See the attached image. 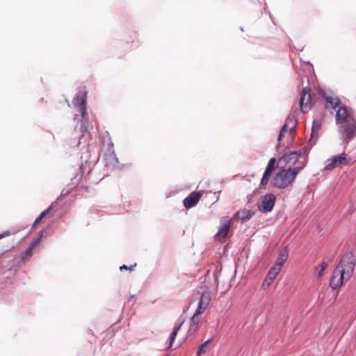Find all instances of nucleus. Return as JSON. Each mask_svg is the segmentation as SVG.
Wrapping results in <instances>:
<instances>
[{"label": "nucleus", "instance_id": "1", "mask_svg": "<svg viewBox=\"0 0 356 356\" xmlns=\"http://www.w3.org/2000/svg\"><path fill=\"white\" fill-rule=\"evenodd\" d=\"M302 157L301 151L285 153L277 161L278 171L272 179L273 186L284 189L292 185L298 174L306 165L305 159L302 161H300Z\"/></svg>", "mask_w": 356, "mask_h": 356}, {"label": "nucleus", "instance_id": "2", "mask_svg": "<svg viewBox=\"0 0 356 356\" xmlns=\"http://www.w3.org/2000/svg\"><path fill=\"white\" fill-rule=\"evenodd\" d=\"M355 263L356 260L352 252H346L342 256L330 278V285L332 289L340 288L344 282L350 279L354 273Z\"/></svg>", "mask_w": 356, "mask_h": 356}, {"label": "nucleus", "instance_id": "3", "mask_svg": "<svg viewBox=\"0 0 356 356\" xmlns=\"http://www.w3.org/2000/svg\"><path fill=\"white\" fill-rule=\"evenodd\" d=\"M337 123L340 125L345 141L348 143L356 136V120L350 110L345 106L339 107L336 114Z\"/></svg>", "mask_w": 356, "mask_h": 356}, {"label": "nucleus", "instance_id": "4", "mask_svg": "<svg viewBox=\"0 0 356 356\" xmlns=\"http://www.w3.org/2000/svg\"><path fill=\"white\" fill-rule=\"evenodd\" d=\"M310 92L309 88H304L299 93V106L303 113L308 112L313 105Z\"/></svg>", "mask_w": 356, "mask_h": 356}, {"label": "nucleus", "instance_id": "5", "mask_svg": "<svg viewBox=\"0 0 356 356\" xmlns=\"http://www.w3.org/2000/svg\"><path fill=\"white\" fill-rule=\"evenodd\" d=\"M348 163V155L342 153L340 155L334 156L326 161V165L324 167L325 170H332L337 167Z\"/></svg>", "mask_w": 356, "mask_h": 356}, {"label": "nucleus", "instance_id": "6", "mask_svg": "<svg viewBox=\"0 0 356 356\" xmlns=\"http://www.w3.org/2000/svg\"><path fill=\"white\" fill-rule=\"evenodd\" d=\"M232 225V219L229 217H223L220 220V227L214 238L217 241L224 239L228 234Z\"/></svg>", "mask_w": 356, "mask_h": 356}, {"label": "nucleus", "instance_id": "7", "mask_svg": "<svg viewBox=\"0 0 356 356\" xmlns=\"http://www.w3.org/2000/svg\"><path fill=\"white\" fill-rule=\"evenodd\" d=\"M86 101L87 92L85 90L79 92L74 100L75 107L83 117L86 113Z\"/></svg>", "mask_w": 356, "mask_h": 356}, {"label": "nucleus", "instance_id": "8", "mask_svg": "<svg viewBox=\"0 0 356 356\" xmlns=\"http://www.w3.org/2000/svg\"><path fill=\"white\" fill-rule=\"evenodd\" d=\"M276 197L272 193L266 194L261 198V204L259 205V209L261 211L265 213L270 211L275 205Z\"/></svg>", "mask_w": 356, "mask_h": 356}, {"label": "nucleus", "instance_id": "9", "mask_svg": "<svg viewBox=\"0 0 356 356\" xmlns=\"http://www.w3.org/2000/svg\"><path fill=\"white\" fill-rule=\"evenodd\" d=\"M323 97L325 99V108L333 113L334 111L340 105L339 99L335 95L327 93H324Z\"/></svg>", "mask_w": 356, "mask_h": 356}, {"label": "nucleus", "instance_id": "10", "mask_svg": "<svg viewBox=\"0 0 356 356\" xmlns=\"http://www.w3.org/2000/svg\"><path fill=\"white\" fill-rule=\"evenodd\" d=\"M211 292L205 291L202 293L198 302L197 307L195 310L197 311V314H202L206 311L211 302Z\"/></svg>", "mask_w": 356, "mask_h": 356}, {"label": "nucleus", "instance_id": "11", "mask_svg": "<svg viewBox=\"0 0 356 356\" xmlns=\"http://www.w3.org/2000/svg\"><path fill=\"white\" fill-rule=\"evenodd\" d=\"M275 164L276 159L275 158H272L269 160L267 167L261 179V186H266L268 184L272 173L275 168Z\"/></svg>", "mask_w": 356, "mask_h": 356}, {"label": "nucleus", "instance_id": "12", "mask_svg": "<svg viewBox=\"0 0 356 356\" xmlns=\"http://www.w3.org/2000/svg\"><path fill=\"white\" fill-rule=\"evenodd\" d=\"M202 193L201 191H193L184 200V205L189 209L195 206L200 200Z\"/></svg>", "mask_w": 356, "mask_h": 356}, {"label": "nucleus", "instance_id": "13", "mask_svg": "<svg viewBox=\"0 0 356 356\" xmlns=\"http://www.w3.org/2000/svg\"><path fill=\"white\" fill-rule=\"evenodd\" d=\"M288 259V252L286 249H283L280 252L279 257L273 265V266L278 268V269L281 270L284 264Z\"/></svg>", "mask_w": 356, "mask_h": 356}, {"label": "nucleus", "instance_id": "14", "mask_svg": "<svg viewBox=\"0 0 356 356\" xmlns=\"http://www.w3.org/2000/svg\"><path fill=\"white\" fill-rule=\"evenodd\" d=\"M200 314H197V311H195V314L192 316L191 319V325L189 327L188 333V334H193L195 333L198 328V323L200 322L199 316Z\"/></svg>", "mask_w": 356, "mask_h": 356}, {"label": "nucleus", "instance_id": "15", "mask_svg": "<svg viewBox=\"0 0 356 356\" xmlns=\"http://www.w3.org/2000/svg\"><path fill=\"white\" fill-rule=\"evenodd\" d=\"M254 212L248 209H243L236 213L238 218L243 222L248 220L253 216Z\"/></svg>", "mask_w": 356, "mask_h": 356}, {"label": "nucleus", "instance_id": "16", "mask_svg": "<svg viewBox=\"0 0 356 356\" xmlns=\"http://www.w3.org/2000/svg\"><path fill=\"white\" fill-rule=\"evenodd\" d=\"M184 323V321L181 322L180 323H179L178 325H175L174 329H173V331L170 337V341H169V346H168V348H172V344H173V342L177 337V332H179V330L181 329L182 325Z\"/></svg>", "mask_w": 356, "mask_h": 356}, {"label": "nucleus", "instance_id": "17", "mask_svg": "<svg viewBox=\"0 0 356 356\" xmlns=\"http://www.w3.org/2000/svg\"><path fill=\"white\" fill-rule=\"evenodd\" d=\"M52 209V205L49 206L47 209H45L44 211H43L40 214V216L35 219L34 223H33V226L39 224L42 220V219L46 217L49 213L50 211H51Z\"/></svg>", "mask_w": 356, "mask_h": 356}, {"label": "nucleus", "instance_id": "18", "mask_svg": "<svg viewBox=\"0 0 356 356\" xmlns=\"http://www.w3.org/2000/svg\"><path fill=\"white\" fill-rule=\"evenodd\" d=\"M327 267V264L325 261L322 262L319 266L315 267V271L318 277H321Z\"/></svg>", "mask_w": 356, "mask_h": 356}, {"label": "nucleus", "instance_id": "19", "mask_svg": "<svg viewBox=\"0 0 356 356\" xmlns=\"http://www.w3.org/2000/svg\"><path fill=\"white\" fill-rule=\"evenodd\" d=\"M280 271L281 270L278 269V268L273 266L266 276L273 281L279 275Z\"/></svg>", "mask_w": 356, "mask_h": 356}, {"label": "nucleus", "instance_id": "20", "mask_svg": "<svg viewBox=\"0 0 356 356\" xmlns=\"http://www.w3.org/2000/svg\"><path fill=\"white\" fill-rule=\"evenodd\" d=\"M211 339H209L204 342L198 348L197 351V355L201 356L202 354L204 353L207 350L208 345L211 343Z\"/></svg>", "mask_w": 356, "mask_h": 356}, {"label": "nucleus", "instance_id": "21", "mask_svg": "<svg viewBox=\"0 0 356 356\" xmlns=\"http://www.w3.org/2000/svg\"><path fill=\"white\" fill-rule=\"evenodd\" d=\"M272 282H273V280L266 276L265 277L264 280L263 281L262 288L264 289H266L267 288L269 287V286L271 284Z\"/></svg>", "mask_w": 356, "mask_h": 356}, {"label": "nucleus", "instance_id": "22", "mask_svg": "<svg viewBox=\"0 0 356 356\" xmlns=\"http://www.w3.org/2000/svg\"><path fill=\"white\" fill-rule=\"evenodd\" d=\"M287 129H288V125L286 124H284L280 130V134L278 136V141H280L282 139V138L284 136V134L287 131Z\"/></svg>", "mask_w": 356, "mask_h": 356}, {"label": "nucleus", "instance_id": "23", "mask_svg": "<svg viewBox=\"0 0 356 356\" xmlns=\"http://www.w3.org/2000/svg\"><path fill=\"white\" fill-rule=\"evenodd\" d=\"M136 264H134V265H131L129 266H127V265H122L120 267V270H129L130 271H132L134 268L136 266Z\"/></svg>", "mask_w": 356, "mask_h": 356}, {"label": "nucleus", "instance_id": "24", "mask_svg": "<svg viewBox=\"0 0 356 356\" xmlns=\"http://www.w3.org/2000/svg\"><path fill=\"white\" fill-rule=\"evenodd\" d=\"M34 248V243L31 244L29 248L26 250V252H24V256H31V253H32V250Z\"/></svg>", "mask_w": 356, "mask_h": 356}, {"label": "nucleus", "instance_id": "25", "mask_svg": "<svg viewBox=\"0 0 356 356\" xmlns=\"http://www.w3.org/2000/svg\"><path fill=\"white\" fill-rule=\"evenodd\" d=\"M318 127H319V125L318 124H316V122H314L313 126H312V133L314 132V129H318Z\"/></svg>", "mask_w": 356, "mask_h": 356}, {"label": "nucleus", "instance_id": "26", "mask_svg": "<svg viewBox=\"0 0 356 356\" xmlns=\"http://www.w3.org/2000/svg\"><path fill=\"white\" fill-rule=\"evenodd\" d=\"M9 235V232H5L3 233V234H0V239L3 238L4 236H8Z\"/></svg>", "mask_w": 356, "mask_h": 356}]
</instances>
